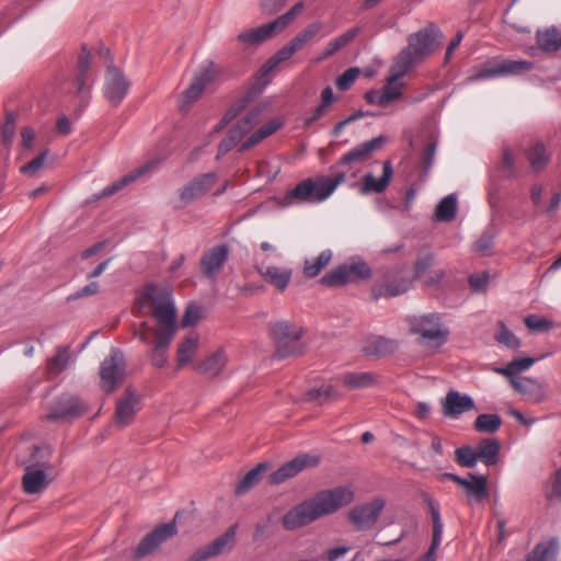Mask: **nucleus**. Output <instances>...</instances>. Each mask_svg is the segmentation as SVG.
<instances>
[{
    "label": "nucleus",
    "instance_id": "b1692460",
    "mask_svg": "<svg viewBox=\"0 0 561 561\" xmlns=\"http://www.w3.org/2000/svg\"><path fill=\"white\" fill-rule=\"evenodd\" d=\"M474 408V402L471 397L460 394L458 391L450 390L443 403L444 414L447 416L456 417Z\"/></svg>",
    "mask_w": 561,
    "mask_h": 561
},
{
    "label": "nucleus",
    "instance_id": "4d7b16f0",
    "mask_svg": "<svg viewBox=\"0 0 561 561\" xmlns=\"http://www.w3.org/2000/svg\"><path fill=\"white\" fill-rule=\"evenodd\" d=\"M494 242V233L491 230L482 232L473 244V251L480 255H489Z\"/></svg>",
    "mask_w": 561,
    "mask_h": 561
},
{
    "label": "nucleus",
    "instance_id": "7ed1b4c3",
    "mask_svg": "<svg viewBox=\"0 0 561 561\" xmlns=\"http://www.w3.org/2000/svg\"><path fill=\"white\" fill-rule=\"evenodd\" d=\"M443 36V32L432 22L411 34L408 37V46L393 60L394 79H401L414 65L434 53Z\"/></svg>",
    "mask_w": 561,
    "mask_h": 561
},
{
    "label": "nucleus",
    "instance_id": "4c0bfd02",
    "mask_svg": "<svg viewBox=\"0 0 561 561\" xmlns=\"http://www.w3.org/2000/svg\"><path fill=\"white\" fill-rule=\"evenodd\" d=\"M333 253L327 249L314 259H307L304 264V274L309 278L318 276L331 262Z\"/></svg>",
    "mask_w": 561,
    "mask_h": 561
},
{
    "label": "nucleus",
    "instance_id": "338daca9",
    "mask_svg": "<svg viewBox=\"0 0 561 561\" xmlns=\"http://www.w3.org/2000/svg\"><path fill=\"white\" fill-rule=\"evenodd\" d=\"M435 151H436V142L432 141L425 146V148L422 152L421 162L423 165V176H426L428 174V172L433 165Z\"/></svg>",
    "mask_w": 561,
    "mask_h": 561
},
{
    "label": "nucleus",
    "instance_id": "9d476101",
    "mask_svg": "<svg viewBox=\"0 0 561 561\" xmlns=\"http://www.w3.org/2000/svg\"><path fill=\"white\" fill-rule=\"evenodd\" d=\"M125 356L118 348H113L108 357L104 358L100 367V386L110 393L114 391L125 378Z\"/></svg>",
    "mask_w": 561,
    "mask_h": 561
},
{
    "label": "nucleus",
    "instance_id": "aec40b11",
    "mask_svg": "<svg viewBox=\"0 0 561 561\" xmlns=\"http://www.w3.org/2000/svg\"><path fill=\"white\" fill-rule=\"evenodd\" d=\"M422 499L426 503L433 523L432 542L426 551L419 561H436V550L440 545L444 525L440 519V513L437 503L428 493H422Z\"/></svg>",
    "mask_w": 561,
    "mask_h": 561
},
{
    "label": "nucleus",
    "instance_id": "774afa93",
    "mask_svg": "<svg viewBox=\"0 0 561 561\" xmlns=\"http://www.w3.org/2000/svg\"><path fill=\"white\" fill-rule=\"evenodd\" d=\"M546 497L548 501L561 502V468L556 471L553 480L546 490Z\"/></svg>",
    "mask_w": 561,
    "mask_h": 561
},
{
    "label": "nucleus",
    "instance_id": "393cba45",
    "mask_svg": "<svg viewBox=\"0 0 561 561\" xmlns=\"http://www.w3.org/2000/svg\"><path fill=\"white\" fill-rule=\"evenodd\" d=\"M411 287V280L404 277L377 283L371 288V296L375 300L385 297L391 298L405 294Z\"/></svg>",
    "mask_w": 561,
    "mask_h": 561
},
{
    "label": "nucleus",
    "instance_id": "5701e85b",
    "mask_svg": "<svg viewBox=\"0 0 561 561\" xmlns=\"http://www.w3.org/2000/svg\"><path fill=\"white\" fill-rule=\"evenodd\" d=\"M280 31L274 21L255 28L245 30L238 35V41L248 46H256L272 38Z\"/></svg>",
    "mask_w": 561,
    "mask_h": 561
},
{
    "label": "nucleus",
    "instance_id": "58836bf2",
    "mask_svg": "<svg viewBox=\"0 0 561 561\" xmlns=\"http://www.w3.org/2000/svg\"><path fill=\"white\" fill-rule=\"evenodd\" d=\"M435 263V254L428 247H422L416 252L413 265V279H420Z\"/></svg>",
    "mask_w": 561,
    "mask_h": 561
},
{
    "label": "nucleus",
    "instance_id": "2f4dec72",
    "mask_svg": "<svg viewBox=\"0 0 561 561\" xmlns=\"http://www.w3.org/2000/svg\"><path fill=\"white\" fill-rule=\"evenodd\" d=\"M341 381L351 390L365 389L378 383L376 375L369 371L345 373L341 376Z\"/></svg>",
    "mask_w": 561,
    "mask_h": 561
},
{
    "label": "nucleus",
    "instance_id": "f8f14e48",
    "mask_svg": "<svg viewBox=\"0 0 561 561\" xmlns=\"http://www.w3.org/2000/svg\"><path fill=\"white\" fill-rule=\"evenodd\" d=\"M440 481L450 480L461 486L468 497L469 504L481 503L489 497L488 477L468 472L466 477L456 473L445 472L439 477Z\"/></svg>",
    "mask_w": 561,
    "mask_h": 561
},
{
    "label": "nucleus",
    "instance_id": "473e14b6",
    "mask_svg": "<svg viewBox=\"0 0 561 561\" xmlns=\"http://www.w3.org/2000/svg\"><path fill=\"white\" fill-rule=\"evenodd\" d=\"M360 32V27L356 26L353 27L343 34L339 35L337 37L331 39L324 50L322 51L321 56L317 58V61H322L324 59L330 58L335 53L344 48L348 43H351Z\"/></svg>",
    "mask_w": 561,
    "mask_h": 561
},
{
    "label": "nucleus",
    "instance_id": "2eb2a0df",
    "mask_svg": "<svg viewBox=\"0 0 561 561\" xmlns=\"http://www.w3.org/2000/svg\"><path fill=\"white\" fill-rule=\"evenodd\" d=\"M217 181L218 176L215 172L194 176L179 190V207H185L206 195L215 186Z\"/></svg>",
    "mask_w": 561,
    "mask_h": 561
},
{
    "label": "nucleus",
    "instance_id": "603ef678",
    "mask_svg": "<svg viewBox=\"0 0 561 561\" xmlns=\"http://www.w3.org/2000/svg\"><path fill=\"white\" fill-rule=\"evenodd\" d=\"M253 96L249 93L247 95H243L242 98H240L239 100H237L229 108L228 111L225 113L221 122L218 124V126L216 127V130H219L220 128H222L225 125H227L228 123H230L232 119H234L247 106L248 104L252 101Z\"/></svg>",
    "mask_w": 561,
    "mask_h": 561
},
{
    "label": "nucleus",
    "instance_id": "e2e57ef3",
    "mask_svg": "<svg viewBox=\"0 0 561 561\" xmlns=\"http://www.w3.org/2000/svg\"><path fill=\"white\" fill-rule=\"evenodd\" d=\"M273 536V528L270 519L260 522L255 525L252 539L254 542L262 543Z\"/></svg>",
    "mask_w": 561,
    "mask_h": 561
},
{
    "label": "nucleus",
    "instance_id": "0e129e2a",
    "mask_svg": "<svg viewBox=\"0 0 561 561\" xmlns=\"http://www.w3.org/2000/svg\"><path fill=\"white\" fill-rule=\"evenodd\" d=\"M302 8L304 3L298 2L289 11L275 19L274 22L277 25L278 30L282 32L285 27H287L290 24V22L296 18V15L301 12Z\"/></svg>",
    "mask_w": 561,
    "mask_h": 561
},
{
    "label": "nucleus",
    "instance_id": "c85d7f7f",
    "mask_svg": "<svg viewBox=\"0 0 561 561\" xmlns=\"http://www.w3.org/2000/svg\"><path fill=\"white\" fill-rule=\"evenodd\" d=\"M283 125V122L279 118H274L266 123L265 125L261 126L259 129H256L254 133H252L241 145L239 148L240 152L247 151L256 145H259L261 141H263L265 138L270 137L274 133H276Z\"/></svg>",
    "mask_w": 561,
    "mask_h": 561
},
{
    "label": "nucleus",
    "instance_id": "13d9d810",
    "mask_svg": "<svg viewBox=\"0 0 561 561\" xmlns=\"http://www.w3.org/2000/svg\"><path fill=\"white\" fill-rule=\"evenodd\" d=\"M309 400H332L339 398V392L332 385H322L319 388L310 389L307 393Z\"/></svg>",
    "mask_w": 561,
    "mask_h": 561
},
{
    "label": "nucleus",
    "instance_id": "c03bdc74",
    "mask_svg": "<svg viewBox=\"0 0 561 561\" xmlns=\"http://www.w3.org/2000/svg\"><path fill=\"white\" fill-rule=\"evenodd\" d=\"M237 529L238 524L231 525L222 535L207 545L214 557L221 554L228 547L231 548L234 545Z\"/></svg>",
    "mask_w": 561,
    "mask_h": 561
},
{
    "label": "nucleus",
    "instance_id": "412c9836",
    "mask_svg": "<svg viewBox=\"0 0 561 561\" xmlns=\"http://www.w3.org/2000/svg\"><path fill=\"white\" fill-rule=\"evenodd\" d=\"M229 256V248L226 244L213 247L201 259V268L208 278H215L217 273L226 264Z\"/></svg>",
    "mask_w": 561,
    "mask_h": 561
},
{
    "label": "nucleus",
    "instance_id": "3c124183",
    "mask_svg": "<svg viewBox=\"0 0 561 561\" xmlns=\"http://www.w3.org/2000/svg\"><path fill=\"white\" fill-rule=\"evenodd\" d=\"M534 363L535 359L531 357L516 358L510 362L505 367L495 368L494 371L514 378L515 375L527 370Z\"/></svg>",
    "mask_w": 561,
    "mask_h": 561
},
{
    "label": "nucleus",
    "instance_id": "20e7f679",
    "mask_svg": "<svg viewBox=\"0 0 561 561\" xmlns=\"http://www.w3.org/2000/svg\"><path fill=\"white\" fill-rule=\"evenodd\" d=\"M346 172H331V175L308 178L299 182L284 196V204L322 203L345 181Z\"/></svg>",
    "mask_w": 561,
    "mask_h": 561
},
{
    "label": "nucleus",
    "instance_id": "ddd939ff",
    "mask_svg": "<svg viewBox=\"0 0 561 561\" xmlns=\"http://www.w3.org/2000/svg\"><path fill=\"white\" fill-rule=\"evenodd\" d=\"M176 533L175 520L158 525L139 541L134 551V559L141 560L152 554L163 542L174 537Z\"/></svg>",
    "mask_w": 561,
    "mask_h": 561
},
{
    "label": "nucleus",
    "instance_id": "6e6552de",
    "mask_svg": "<svg viewBox=\"0 0 561 561\" xmlns=\"http://www.w3.org/2000/svg\"><path fill=\"white\" fill-rule=\"evenodd\" d=\"M225 80L224 69L213 60H205L199 65L191 84L183 92V96L187 103H193L201 98L208 87L219 84Z\"/></svg>",
    "mask_w": 561,
    "mask_h": 561
},
{
    "label": "nucleus",
    "instance_id": "c756f323",
    "mask_svg": "<svg viewBox=\"0 0 561 561\" xmlns=\"http://www.w3.org/2000/svg\"><path fill=\"white\" fill-rule=\"evenodd\" d=\"M49 484L46 473L42 469H33L26 467L25 473L22 478V486L25 493L36 494L44 490Z\"/></svg>",
    "mask_w": 561,
    "mask_h": 561
},
{
    "label": "nucleus",
    "instance_id": "1a4fd4ad",
    "mask_svg": "<svg viewBox=\"0 0 561 561\" xmlns=\"http://www.w3.org/2000/svg\"><path fill=\"white\" fill-rule=\"evenodd\" d=\"M534 68V64L527 60H489L474 67L470 76L471 80H485L496 77L517 76Z\"/></svg>",
    "mask_w": 561,
    "mask_h": 561
},
{
    "label": "nucleus",
    "instance_id": "052dcab7",
    "mask_svg": "<svg viewBox=\"0 0 561 561\" xmlns=\"http://www.w3.org/2000/svg\"><path fill=\"white\" fill-rule=\"evenodd\" d=\"M48 150H44L36 158L32 159L28 163L22 165L20 171L26 175H36L45 165Z\"/></svg>",
    "mask_w": 561,
    "mask_h": 561
},
{
    "label": "nucleus",
    "instance_id": "6ab92c4d",
    "mask_svg": "<svg viewBox=\"0 0 561 561\" xmlns=\"http://www.w3.org/2000/svg\"><path fill=\"white\" fill-rule=\"evenodd\" d=\"M129 85V81L119 69L113 66L107 68L104 94L111 104L117 106L126 96Z\"/></svg>",
    "mask_w": 561,
    "mask_h": 561
},
{
    "label": "nucleus",
    "instance_id": "f3484780",
    "mask_svg": "<svg viewBox=\"0 0 561 561\" xmlns=\"http://www.w3.org/2000/svg\"><path fill=\"white\" fill-rule=\"evenodd\" d=\"M85 405L75 396L62 394L50 407L45 419L48 421H59L78 417L85 412Z\"/></svg>",
    "mask_w": 561,
    "mask_h": 561
},
{
    "label": "nucleus",
    "instance_id": "6e6d98bb",
    "mask_svg": "<svg viewBox=\"0 0 561 561\" xmlns=\"http://www.w3.org/2000/svg\"><path fill=\"white\" fill-rule=\"evenodd\" d=\"M500 331L496 335V341L510 348L516 350L520 346L519 339L504 324L503 321L499 322Z\"/></svg>",
    "mask_w": 561,
    "mask_h": 561
},
{
    "label": "nucleus",
    "instance_id": "f257e3e1",
    "mask_svg": "<svg viewBox=\"0 0 561 561\" xmlns=\"http://www.w3.org/2000/svg\"><path fill=\"white\" fill-rule=\"evenodd\" d=\"M145 297L149 302L150 314L157 322L149 356L151 364L161 368L168 362V348L178 331L176 309L170 294L156 285L147 286Z\"/></svg>",
    "mask_w": 561,
    "mask_h": 561
},
{
    "label": "nucleus",
    "instance_id": "bb28decb",
    "mask_svg": "<svg viewBox=\"0 0 561 561\" xmlns=\"http://www.w3.org/2000/svg\"><path fill=\"white\" fill-rule=\"evenodd\" d=\"M261 276L273 287L279 291H284L293 276L290 268H282L277 266L259 267Z\"/></svg>",
    "mask_w": 561,
    "mask_h": 561
},
{
    "label": "nucleus",
    "instance_id": "72a5a7b5",
    "mask_svg": "<svg viewBox=\"0 0 561 561\" xmlns=\"http://www.w3.org/2000/svg\"><path fill=\"white\" fill-rule=\"evenodd\" d=\"M511 383L518 392L524 393L531 401L539 402L546 398V387L530 379H511Z\"/></svg>",
    "mask_w": 561,
    "mask_h": 561
},
{
    "label": "nucleus",
    "instance_id": "4be33fe9",
    "mask_svg": "<svg viewBox=\"0 0 561 561\" xmlns=\"http://www.w3.org/2000/svg\"><path fill=\"white\" fill-rule=\"evenodd\" d=\"M393 170L390 160L383 162L382 165V175L379 179H376L373 174H365L362 179V186L359 187V193L362 195H367L369 193H382L388 187L390 180L392 178Z\"/></svg>",
    "mask_w": 561,
    "mask_h": 561
},
{
    "label": "nucleus",
    "instance_id": "c9c22d12",
    "mask_svg": "<svg viewBox=\"0 0 561 561\" xmlns=\"http://www.w3.org/2000/svg\"><path fill=\"white\" fill-rule=\"evenodd\" d=\"M150 169L149 164H145L139 167L138 169L129 172L128 174L124 175L119 180L115 181L114 183L107 185L103 191L96 196L98 198L107 197L111 195H114L118 191H121L123 187L128 185L129 183L134 182L136 179L141 176L142 174L147 173Z\"/></svg>",
    "mask_w": 561,
    "mask_h": 561
},
{
    "label": "nucleus",
    "instance_id": "09e8293b",
    "mask_svg": "<svg viewBox=\"0 0 561 561\" xmlns=\"http://www.w3.org/2000/svg\"><path fill=\"white\" fill-rule=\"evenodd\" d=\"M501 425L502 419L499 414L485 413L476 419L473 427L478 433L493 434L500 430Z\"/></svg>",
    "mask_w": 561,
    "mask_h": 561
},
{
    "label": "nucleus",
    "instance_id": "8fccbe9b",
    "mask_svg": "<svg viewBox=\"0 0 561 561\" xmlns=\"http://www.w3.org/2000/svg\"><path fill=\"white\" fill-rule=\"evenodd\" d=\"M527 159L534 171H540L549 161L546 147L542 142H536L526 152Z\"/></svg>",
    "mask_w": 561,
    "mask_h": 561
},
{
    "label": "nucleus",
    "instance_id": "a878e982",
    "mask_svg": "<svg viewBox=\"0 0 561 561\" xmlns=\"http://www.w3.org/2000/svg\"><path fill=\"white\" fill-rule=\"evenodd\" d=\"M227 362V354L222 348H220L205 359L197 363L194 368L199 375L215 378L222 371Z\"/></svg>",
    "mask_w": 561,
    "mask_h": 561
},
{
    "label": "nucleus",
    "instance_id": "dca6fc26",
    "mask_svg": "<svg viewBox=\"0 0 561 561\" xmlns=\"http://www.w3.org/2000/svg\"><path fill=\"white\" fill-rule=\"evenodd\" d=\"M320 462L318 455L301 454L291 460L283 463L277 470L268 476V483L276 485L285 482L286 480L296 477L298 473L307 468H313Z\"/></svg>",
    "mask_w": 561,
    "mask_h": 561
},
{
    "label": "nucleus",
    "instance_id": "7c9ffc66",
    "mask_svg": "<svg viewBox=\"0 0 561 561\" xmlns=\"http://www.w3.org/2000/svg\"><path fill=\"white\" fill-rule=\"evenodd\" d=\"M478 459L490 467L497 462L501 450V444L496 438H483L479 442L477 448Z\"/></svg>",
    "mask_w": 561,
    "mask_h": 561
},
{
    "label": "nucleus",
    "instance_id": "423d86ee",
    "mask_svg": "<svg viewBox=\"0 0 561 561\" xmlns=\"http://www.w3.org/2000/svg\"><path fill=\"white\" fill-rule=\"evenodd\" d=\"M373 271L362 257H351L344 264L334 267L321 277V285L330 288L342 287L346 284L370 279Z\"/></svg>",
    "mask_w": 561,
    "mask_h": 561
},
{
    "label": "nucleus",
    "instance_id": "f03ea898",
    "mask_svg": "<svg viewBox=\"0 0 561 561\" xmlns=\"http://www.w3.org/2000/svg\"><path fill=\"white\" fill-rule=\"evenodd\" d=\"M354 499L355 493L351 486L322 490L290 508L282 517V525L286 530H296L350 505Z\"/></svg>",
    "mask_w": 561,
    "mask_h": 561
},
{
    "label": "nucleus",
    "instance_id": "de8ad7c7",
    "mask_svg": "<svg viewBox=\"0 0 561 561\" xmlns=\"http://www.w3.org/2000/svg\"><path fill=\"white\" fill-rule=\"evenodd\" d=\"M322 26V23L319 21L308 24L289 41L290 45L296 49V51H298L314 38V36L321 31Z\"/></svg>",
    "mask_w": 561,
    "mask_h": 561
},
{
    "label": "nucleus",
    "instance_id": "a18cd8bd",
    "mask_svg": "<svg viewBox=\"0 0 561 561\" xmlns=\"http://www.w3.org/2000/svg\"><path fill=\"white\" fill-rule=\"evenodd\" d=\"M557 542L551 540L549 542H538L531 552L526 556L525 561H554L556 559Z\"/></svg>",
    "mask_w": 561,
    "mask_h": 561
},
{
    "label": "nucleus",
    "instance_id": "79ce46f5",
    "mask_svg": "<svg viewBox=\"0 0 561 561\" xmlns=\"http://www.w3.org/2000/svg\"><path fill=\"white\" fill-rule=\"evenodd\" d=\"M296 49L288 42L280 49H278L267 61L262 66L260 73L262 77L267 76L272 72L279 64L288 60L294 56Z\"/></svg>",
    "mask_w": 561,
    "mask_h": 561
},
{
    "label": "nucleus",
    "instance_id": "4468645a",
    "mask_svg": "<svg viewBox=\"0 0 561 561\" xmlns=\"http://www.w3.org/2000/svg\"><path fill=\"white\" fill-rule=\"evenodd\" d=\"M387 138L382 135L373 138L370 140L364 141L352 150L343 154L340 160L330 168V172H339L345 171V168L350 167L353 163H362L371 158V156L380 150L385 145Z\"/></svg>",
    "mask_w": 561,
    "mask_h": 561
},
{
    "label": "nucleus",
    "instance_id": "0eeeda50",
    "mask_svg": "<svg viewBox=\"0 0 561 561\" xmlns=\"http://www.w3.org/2000/svg\"><path fill=\"white\" fill-rule=\"evenodd\" d=\"M410 332L420 336L422 341L442 346L449 336L448 328L443 323L439 313H426L408 318Z\"/></svg>",
    "mask_w": 561,
    "mask_h": 561
},
{
    "label": "nucleus",
    "instance_id": "e433bc0d",
    "mask_svg": "<svg viewBox=\"0 0 561 561\" xmlns=\"http://www.w3.org/2000/svg\"><path fill=\"white\" fill-rule=\"evenodd\" d=\"M268 465L265 462L257 463L253 469L248 471L236 485L237 495H242L254 488L261 481V474L266 471Z\"/></svg>",
    "mask_w": 561,
    "mask_h": 561
},
{
    "label": "nucleus",
    "instance_id": "5fc2aeb1",
    "mask_svg": "<svg viewBox=\"0 0 561 561\" xmlns=\"http://www.w3.org/2000/svg\"><path fill=\"white\" fill-rule=\"evenodd\" d=\"M242 139H243L242 133L238 131V129L232 127L229 130L228 135L218 145L217 159H219L221 156H225L226 153H228Z\"/></svg>",
    "mask_w": 561,
    "mask_h": 561
},
{
    "label": "nucleus",
    "instance_id": "680f3d73",
    "mask_svg": "<svg viewBox=\"0 0 561 561\" xmlns=\"http://www.w3.org/2000/svg\"><path fill=\"white\" fill-rule=\"evenodd\" d=\"M391 71L392 76L388 79L387 84L381 90L383 98L387 101V104L393 100H397L401 95V87L394 84V82L398 81L399 79H394L396 70L393 68V65L391 66Z\"/></svg>",
    "mask_w": 561,
    "mask_h": 561
},
{
    "label": "nucleus",
    "instance_id": "f704fd0d",
    "mask_svg": "<svg viewBox=\"0 0 561 561\" xmlns=\"http://www.w3.org/2000/svg\"><path fill=\"white\" fill-rule=\"evenodd\" d=\"M538 47L546 53H556L561 48V31L550 26L537 32Z\"/></svg>",
    "mask_w": 561,
    "mask_h": 561
},
{
    "label": "nucleus",
    "instance_id": "49530a36",
    "mask_svg": "<svg viewBox=\"0 0 561 561\" xmlns=\"http://www.w3.org/2000/svg\"><path fill=\"white\" fill-rule=\"evenodd\" d=\"M91 66V54L88 50L87 46L83 45L81 47L80 54L78 56L77 64V76H76V85L77 92L81 93L84 90L85 85V77Z\"/></svg>",
    "mask_w": 561,
    "mask_h": 561
},
{
    "label": "nucleus",
    "instance_id": "cd10ccee",
    "mask_svg": "<svg viewBox=\"0 0 561 561\" xmlns=\"http://www.w3.org/2000/svg\"><path fill=\"white\" fill-rule=\"evenodd\" d=\"M398 346L399 342L397 340L374 336L367 341L364 352L367 356L385 357L393 354Z\"/></svg>",
    "mask_w": 561,
    "mask_h": 561
},
{
    "label": "nucleus",
    "instance_id": "a211bd4d",
    "mask_svg": "<svg viewBox=\"0 0 561 561\" xmlns=\"http://www.w3.org/2000/svg\"><path fill=\"white\" fill-rule=\"evenodd\" d=\"M140 399L134 389L127 387L118 399L115 409V425L119 428L128 426L139 411Z\"/></svg>",
    "mask_w": 561,
    "mask_h": 561
},
{
    "label": "nucleus",
    "instance_id": "39448f33",
    "mask_svg": "<svg viewBox=\"0 0 561 561\" xmlns=\"http://www.w3.org/2000/svg\"><path fill=\"white\" fill-rule=\"evenodd\" d=\"M268 335L275 344V356L286 358L301 354L304 347L300 343L302 329L289 321L271 322L267 325Z\"/></svg>",
    "mask_w": 561,
    "mask_h": 561
},
{
    "label": "nucleus",
    "instance_id": "a19ab883",
    "mask_svg": "<svg viewBox=\"0 0 561 561\" xmlns=\"http://www.w3.org/2000/svg\"><path fill=\"white\" fill-rule=\"evenodd\" d=\"M265 108V105L254 106L245 114L244 117L238 121L233 127L238 129V131L242 133V136L244 137L247 134L252 131L255 126L259 125Z\"/></svg>",
    "mask_w": 561,
    "mask_h": 561
},
{
    "label": "nucleus",
    "instance_id": "ea45409f",
    "mask_svg": "<svg viewBox=\"0 0 561 561\" xmlns=\"http://www.w3.org/2000/svg\"><path fill=\"white\" fill-rule=\"evenodd\" d=\"M457 215V198L454 194H449L440 199L436 206L435 219L440 222H449Z\"/></svg>",
    "mask_w": 561,
    "mask_h": 561
},
{
    "label": "nucleus",
    "instance_id": "9b49d317",
    "mask_svg": "<svg viewBox=\"0 0 561 561\" xmlns=\"http://www.w3.org/2000/svg\"><path fill=\"white\" fill-rule=\"evenodd\" d=\"M385 506L386 501L382 497H374L369 502L353 506L347 513V519L357 531L370 529L378 522Z\"/></svg>",
    "mask_w": 561,
    "mask_h": 561
},
{
    "label": "nucleus",
    "instance_id": "bf43d9fd",
    "mask_svg": "<svg viewBox=\"0 0 561 561\" xmlns=\"http://www.w3.org/2000/svg\"><path fill=\"white\" fill-rule=\"evenodd\" d=\"M202 319V308L197 304H188L181 320L183 328L193 327Z\"/></svg>",
    "mask_w": 561,
    "mask_h": 561
},
{
    "label": "nucleus",
    "instance_id": "864d4df0",
    "mask_svg": "<svg viewBox=\"0 0 561 561\" xmlns=\"http://www.w3.org/2000/svg\"><path fill=\"white\" fill-rule=\"evenodd\" d=\"M476 448L462 446L455 450V461L463 468H473L478 462Z\"/></svg>",
    "mask_w": 561,
    "mask_h": 561
},
{
    "label": "nucleus",
    "instance_id": "37998d69",
    "mask_svg": "<svg viewBox=\"0 0 561 561\" xmlns=\"http://www.w3.org/2000/svg\"><path fill=\"white\" fill-rule=\"evenodd\" d=\"M198 345V335L191 333L179 344L176 352V360L179 366L188 364L194 356Z\"/></svg>",
    "mask_w": 561,
    "mask_h": 561
},
{
    "label": "nucleus",
    "instance_id": "69168bd1",
    "mask_svg": "<svg viewBox=\"0 0 561 561\" xmlns=\"http://www.w3.org/2000/svg\"><path fill=\"white\" fill-rule=\"evenodd\" d=\"M359 75L358 68H350L345 70L337 79H336V87L341 91L348 90L355 80L357 79Z\"/></svg>",
    "mask_w": 561,
    "mask_h": 561
}]
</instances>
